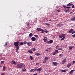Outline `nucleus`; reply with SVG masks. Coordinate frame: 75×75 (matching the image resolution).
<instances>
[{
    "instance_id": "2f4dec72",
    "label": "nucleus",
    "mask_w": 75,
    "mask_h": 75,
    "mask_svg": "<svg viewBox=\"0 0 75 75\" xmlns=\"http://www.w3.org/2000/svg\"><path fill=\"white\" fill-rule=\"evenodd\" d=\"M34 69H31L30 70V72H34Z\"/></svg>"
},
{
    "instance_id": "864d4df0",
    "label": "nucleus",
    "mask_w": 75,
    "mask_h": 75,
    "mask_svg": "<svg viewBox=\"0 0 75 75\" xmlns=\"http://www.w3.org/2000/svg\"><path fill=\"white\" fill-rule=\"evenodd\" d=\"M72 36L73 37H75V34L72 35Z\"/></svg>"
},
{
    "instance_id": "473e14b6",
    "label": "nucleus",
    "mask_w": 75,
    "mask_h": 75,
    "mask_svg": "<svg viewBox=\"0 0 75 75\" xmlns=\"http://www.w3.org/2000/svg\"><path fill=\"white\" fill-rule=\"evenodd\" d=\"M41 33H44L45 32V30H44L43 29H42V30H41Z\"/></svg>"
},
{
    "instance_id": "2eb2a0df",
    "label": "nucleus",
    "mask_w": 75,
    "mask_h": 75,
    "mask_svg": "<svg viewBox=\"0 0 75 75\" xmlns=\"http://www.w3.org/2000/svg\"><path fill=\"white\" fill-rule=\"evenodd\" d=\"M30 58L31 60H33V59H34V57H33L32 56H30Z\"/></svg>"
},
{
    "instance_id": "58836bf2",
    "label": "nucleus",
    "mask_w": 75,
    "mask_h": 75,
    "mask_svg": "<svg viewBox=\"0 0 75 75\" xmlns=\"http://www.w3.org/2000/svg\"><path fill=\"white\" fill-rule=\"evenodd\" d=\"M8 44V42H6L5 44V45L6 46H7V44Z\"/></svg>"
},
{
    "instance_id": "39448f33",
    "label": "nucleus",
    "mask_w": 75,
    "mask_h": 75,
    "mask_svg": "<svg viewBox=\"0 0 75 75\" xmlns=\"http://www.w3.org/2000/svg\"><path fill=\"white\" fill-rule=\"evenodd\" d=\"M11 63L12 64H14L15 65H16V62L15 61L13 60L11 62Z\"/></svg>"
},
{
    "instance_id": "e2e57ef3",
    "label": "nucleus",
    "mask_w": 75,
    "mask_h": 75,
    "mask_svg": "<svg viewBox=\"0 0 75 75\" xmlns=\"http://www.w3.org/2000/svg\"><path fill=\"white\" fill-rule=\"evenodd\" d=\"M39 64H40L38 63H36V65H39Z\"/></svg>"
},
{
    "instance_id": "4d7b16f0",
    "label": "nucleus",
    "mask_w": 75,
    "mask_h": 75,
    "mask_svg": "<svg viewBox=\"0 0 75 75\" xmlns=\"http://www.w3.org/2000/svg\"><path fill=\"white\" fill-rule=\"evenodd\" d=\"M45 33H48V31H47V30H45Z\"/></svg>"
},
{
    "instance_id": "69168bd1",
    "label": "nucleus",
    "mask_w": 75,
    "mask_h": 75,
    "mask_svg": "<svg viewBox=\"0 0 75 75\" xmlns=\"http://www.w3.org/2000/svg\"><path fill=\"white\" fill-rule=\"evenodd\" d=\"M72 8H74V5H73L72 6Z\"/></svg>"
},
{
    "instance_id": "37998d69",
    "label": "nucleus",
    "mask_w": 75,
    "mask_h": 75,
    "mask_svg": "<svg viewBox=\"0 0 75 75\" xmlns=\"http://www.w3.org/2000/svg\"><path fill=\"white\" fill-rule=\"evenodd\" d=\"M26 70V69H25V68H24L22 70V71H25Z\"/></svg>"
},
{
    "instance_id": "7ed1b4c3",
    "label": "nucleus",
    "mask_w": 75,
    "mask_h": 75,
    "mask_svg": "<svg viewBox=\"0 0 75 75\" xmlns=\"http://www.w3.org/2000/svg\"><path fill=\"white\" fill-rule=\"evenodd\" d=\"M20 42L19 41L18 42H15L14 43V45L16 47V46H18V45H19V44H18Z\"/></svg>"
},
{
    "instance_id": "b1692460",
    "label": "nucleus",
    "mask_w": 75,
    "mask_h": 75,
    "mask_svg": "<svg viewBox=\"0 0 75 75\" xmlns=\"http://www.w3.org/2000/svg\"><path fill=\"white\" fill-rule=\"evenodd\" d=\"M71 21H75V16L73 18L71 19Z\"/></svg>"
},
{
    "instance_id": "cd10ccee",
    "label": "nucleus",
    "mask_w": 75,
    "mask_h": 75,
    "mask_svg": "<svg viewBox=\"0 0 75 75\" xmlns=\"http://www.w3.org/2000/svg\"><path fill=\"white\" fill-rule=\"evenodd\" d=\"M71 66V64H69L67 66V67H68V68H69V67H70V66Z\"/></svg>"
},
{
    "instance_id": "de8ad7c7",
    "label": "nucleus",
    "mask_w": 75,
    "mask_h": 75,
    "mask_svg": "<svg viewBox=\"0 0 75 75\" xmlns=\"http://www.w3.org/2000/svg\"><path fill=\"white\" fill-rule=\"evenodd\" d=\"M66 8H71L70 6H67L66 7Z\"/></svg>"
},
{
    "instance_id": "6e6552de",
    "label": "nucleus",
    "mask_w": 75,
    "mask_h": 75,
    "mask_svg": "<svg viewBox=\"0 0 75 75\" xmlns=\"http://www.w3.org/2000/svg\"><path fill=\"white\" fill-rule=\"evenodd\" d=\"M21 63L20 62H16V64H15L16 66H20L21 65Z\"/></svg>"
},
{
    "instance_id": "0e129e2a",
    "label": "nucleus",
    "mask_w": 75,
    "mask_h": 75,
    "mask_svg": "<svg viewBox=\"0 0 75 75\" xmlns=\"http://www.w3.org/2000/svg\"><path fill=\"white\" fill-rule=\"evenodd\" d=\"M65 13H69V12H68V11H65Z\"/></svg>"
},
{
    "instance_id": "f257e3e1",
    "label": "nucleus",
    "mask_w": 75,
    "mask_h": 75,
    "mask_svg": "<svg viewBox=\"0 0 75 75\" xmlns=\"http://www.w3.org/2000/svg\"><path fill=\"white\" fill-rule=\"evenodd\" d=\"M48 59H49V57L47 56L45 57L44 58V60L43 61V63L45 64V63L47 62V61Z\"/></svg>"
},
{
    "instance_id": "a878e982",
    "label": "nucleus",
    "mask_w": 75,
    "mask_h": 75,
    "mask_svg": "<svg viewBox=\"0 0 75 75\" xmlns=\"http://www.w3.org/2000/svg\"><path fill=\"white\" fill-rule=\"evenodd\" d=\"M69 10H70V9H66L64 10V11H69Z\"/></svg>"
},
{
    "instance_id": "423d86ee",
    "label": "nucleus",
    "mask_w": 75,
    "mask_h": 75,
    "mask_svg": "<svg viewBox=\"0 0 75 75\" xmlns=\"http://www.w3.org/2000/svg\"><path fill=\"white\" fill-rule=\"evenodd\" d=\"M52 64L54 65V66H57L58 63L56 62H52Z\"/></svg>"
},
{
    "instance_id": "72a5a7b5",
    "label": "nucleus",
    "mask_w": 75,
    "mask_h": 75,
    "mask_svg": "<svg viewBox=\"0 0 75 75\" xmlns=\"http://www.w3.org/2000/svg\"><path fill=\"white\" fill-rule=\"evenodd\" d=\"M4 61H1V64H4Z\"/></svg>"
},
{
    "instance_id": "603ef678",
    "label": "nucleus",
    "mask_w": 75,
    "mask_h": 75,
    "mask_svg": "<svg viewBox=\"0 0 75 75\" xmlns=\"http://www.w3.org/2000/svg\"><path fill=\"white\" fill-rule=\"evenodd\" d=\"M5 74V73H3L1 74V75H4Z\"/></svg>"
},
{
    "instance_id": "4468645a",
    "label": "nucleus",
    "mask_w": 75,
    "mask_h": 75,
    "mask_svg": "<svg viewBox=\"0 0 75 75\" xmlns=\"http://www.w3.org/2000/svg\"><path fill=\"white\" fill-rule=\"evenodd\" d=\"M74 71H75V69L72 70L69 72V74H72Z\"/></svg>"
},
{
    "instance_id": "bb28decb",
    "label": "nucleus",
    "mask_w": 75,
    "mask_h": 75,
    "mask_svg": "<svg viewBox=\"0 0 75 75\" xmlns=\"http://www.w3.org/2000/svg\"><path fill=\"white\" fill-rule=\"evenodd\" d=\"M72 48H74L73 46H70L69 47V49L70 50H71L72 49Z\"/></svg>"
},
{
    "instance_id": "3c124183",
    "label": "nucleus",
    "mask_w": 75,
    "mask_h": 75,
    "mask_svg": "<svg viewBox=\"0 0 75 75\" xmlns=\"http://www.w3.org/2000/svg\"><path fill=\"white\" fill-rule=\"evenodd\" d=\"M55 54H56V53L55 52H54L53 53V55H55Z\"/></svg>"
},
{
    "instance_id": "79ce46f5",
    "label": "nucleus",
    "mask_w": 75,
    "mask_h": 75,
    "mask_svg": "<svg viewBox=\"0 0 75 75\" xmlns=\"http://www.w3.org/2000/svg\"><path fill=\"white\" fill-rule=\"evenodd\" d=\"M63 54H59V57H63Z\"/></svg>"
},
{
    "instance_id": "f3484780",
    "label": "nucleus",
    "mask_w": 75,
    "mask_h": 75,
    "mask_svg": "<svg viewBox=\"0 0 75 75\" xmlns=\"http://www.w3.org/2000/svg\"><path fill=\"white\" fill-rule=\"evenodd\" d=\"M19 44L20 45H24V43L23 42H20Z\"/></svg>"
},
{
    "instance_id": "dca6fc26",
    "label": "nucleus",
    "mask_w": 75,
    "mask_h": 75,
    "mask_svg": "<svg viewBox=\"0 0 75 75\" xmlns=\"http://www.w3.org/2000/svg\"><path fill=\"white\" fill-rule=\"evenodd\" d=\"M66 70V69L62 70H60V72H65L67 71Z\"/></svg>"
},
{
    "instance_id": "f8f14e48",
    "label": "nucleus",
    "mask_w": 75,
    "mask_h": 75,
    "mask_svg": "<svg viewBox=\"0 0 75 75\" xmlns=\"http://www.w3.org/2000/svg\"><path fill=\"white\" fill-rule=\"evenodd\" d=\"M66 59H64L62 61V64H65V62H66Z\"/></svg>"
},
{
    "instance_id": "9d476101",
    "label": "nucleus",
    "mask_w": 75,
    "mask_h": 75,
    "mask_svg": "<svg viewBox=\"0 0 75 75\" xmlns=\"http://www.w3.org/2000/svg\"><path fill=\"white\" fill-rule=\"evenodd\" d=\"M28 52H29V53H30V54H33V51L31 50H28Z\"/></svg>"
},
{
    "instance_id": "13d9d810",
    "label": "nucleus",
    "mask_w": 75,
    "mask_h": 75,
    "mask_svg": "<svg viewBox=\"0 0 75 75\" xmlns=\"http://www.w3.org/2000/svg\"><path fill=\"white\" fill-rule=\"evenodd\" d=\"M60 11H61L60 10H57L58 12V13H59V12H60Z\"/></svg>"
},
{
    "instance_id": "1a4fd4ad",
    "label": "nucleus",
    "mask_w": 75,
    "mask_h": 75,
    "mask_svg": "<svg viewBox=\"0 0 75 75\" xmlns=\"http://www.w3.org/2000/svg\"><path fill=\"white\" fill-rule=\"evenodd\" d=\"M47 38L46 37H45L44 38L43 41L44 42H47Z\"/></svg>"
},
{
    "instance_id": "5fc2aeb1",
    "label": "nucleus",
    "mask_w": 75,
    "mask_h": 75,
    "mask_svg": "<svg viewBox=\"0 0 75 75\" xmlns=\"http://www.w3.org/2000/svg\"><path fill=\"white\" fill-rule=\"evenodd\" d=\"M62 38V37L61 35L59 36V38Z\"/></svg>"
},
{
    "instance_id": "09e8293b",
    "label": "nucleus",
    "mask_w": 75,
    "mask_h": 75,
    "mask_svg": "<svg viewBox=\"0 0 75 75\" xmlns=\"http://www.w3.org/2000/svg\"><path fill=\"white\" fill-rule=\"evenodd\" d=\"M45 24L46 25H50V24L49 23H45Z\"/></svg>"
},
{
    "instance_id": "ea45409f",
    "label": "nucleus",
    "mask_w": 75,
    "mask_h": 75,
    "mask_svg": "<svg viewBox=\"0 0 75 75\" xmlns=\"http://www.w3.org/2000/svg\"><path fill=\"white\" fill-rule=\"evenodd\" d=\"M62 50V47H60L59 49H58V50Z\"/></svg>"
},
{
    "instance_id": "20e7f679",
    "label": "nucleus",
    "mask_w": 75,
    "mask_h": 75,
    "mask_svg": "<svg viewBox=\"0 0 75 75\" xmlns=\"http://www.w3.org/2000/svg\"><path fill=\"white\" fill-rule=\"evenodd\" d=\"M32 42H28L27 43V44L28 45L29 47L31 46V45H32Z\"/></svg>"
},
{
    "instance_id": "338daca9",
    "label": "nucleus",
    "mask_w": 75,
    "mask_h": 75,
    "mask_svg": "<svg viewBox=\"0 0 75 75\" xmlns=\"http://www.w3.org/2000/svg\"><path fill=\"white\" fill-rule=\"evenodd\" d=\"M47 49L48 50H50V49H51V47H49L48 48H47Z\"/></svg>"
},
{
    "instance_id": "680f3d73",
    "label": "nucleus",
    "mask_w": 75,
    "mask_h": 75,
    "mask_svg": "<svg viewBox=\"0 0 75 75\" xmlns=\"http://www.w3.org/2000/svg\"><path fill=\"white\" fill-rule=\"evenodd\" d=\"M18 49H16V52H18Z\"/></svg>"
},
{
    "instance_id": "f704fd0d",
    "label": "nucleus",
    "mask_w": 75,
    "mask_h": 75,
    "mask_svg": "<svg viewBox=\"0 0 75 75\" xmlns=\"http://www.w3.org/2000/svg\"><path fill=\"white\" fill-rule=\"evenodd\" d=\"M26 24L28 26L30 25V23L29 22H26Z\"/></svg>"
},
{
    "instance_id": "c85d7f7f",
    "label": "nucleus",
    "mask_w": 75,
    "mask_h": 75,
    "mask_svg": "<svg viewBox=\"0 0 75 75\" xmlns=\"http://www.w3.org/2000/svg\"><path fill=\"white\" fill-rule=\"evenodd\" d=\"M16 49L18 50H19L20 48V47H19L18 45V46H16Z\"/></svg>"
},
{
    "instance_id": "393cba45",
    "label": "nucleus",
    "mask_w": 75,
    "mask_h": 75,
    "mask_svg": "<svg viewBox=\"0 0 75 75\" xmlns=\"http://www.w3.org/2000/svg\"><path fill=\"white\" fill-rule=\"evenodd\" d=\"M49 42L50 44H52V43L53 42V40H50L49 41Z\"/></svg>"
},
{
    "instance_id": "a211bd4d",
    "label": "nucleus",
    "mask_w": 75,
    "mask_h": 75,
    "mask_svg": "<svg viewBox=\"0 0 75 75\" xmlns=\"http://www.w3.org/2000/svg\"><path fill=\"white\" fill-rule=\"evenodd\" d=\"M42 70V69L41 68H39L37 69V71H38L39 72H40Z\"/></svg>"
},
{
    "instance_id": "e433bc0d",
    "label": "nucleus",
    "mask_w": 75,
    "mask_h": 75,
    "mask_svg": "<svg viewBox=\"0 0 75 75\" xmlns=\"http://www.w3.org/2000/svg\"><path fill=\"white\" fill-rule=\"evenodd\" d=\"M35 68V69H34V71H37V68H38V67H36Z\"/></svg>"
},
{
    "instance_id": "8fccbe9b",
    "label": "nucleus",
    "mask_w": 75,
    "mask_h": 75,
    "mask_svg": "<svg viewBox=\"0 0 75 75\" xmlns=\"http://www.w3.org/2000/svg\"><path fill=\"white\" fill-rule=\"evenodd\" d=\"M75 33V31L74 30H73V31L72 32L71 34H74V33Z\"/></svg>"
},
{
    "instance_id": "6ab92c4d",
    "label": "nucleus",
    "mask_w": 75,
    "mask_h": 75,
    "mask_svg": "<svg viewBox=\"0 0 75 75\" xmlns=\"http://www.w3.org/2000/svg\"><path fill=\"white\" fill-rule=\"evenodd\" d=\"M72 31H73V29H71L70 30L68 33H72Z\"/></svg>"
},
{
    "instance_id": "5701e85b",
    "label": "nucleus",
    "mask_w": 75,
    "mask_h": 75,
    "mask_svg": "<svg viewBox=\"0 0 75 75\" xmlns=\"http://www.w3.org/2000/svg\"><path fill=\"white\" fill-rule=\"evenodd\" d=\"M51 61L52 62H53V61H56V59H52L51 60Z\"/></svg>"
},
{
    "instance_id": "f03ea898",
    "label": "nucleus",
    "mask_w": 75,
    "mask_h": 75,
    "mask_svg": "<svg viewBox=\"0 0 75 75\" xmlns=\"http://www.w3.org/2000/svg\"><path fill=\"white\" fill-rule=\"evenodd\" d=\"M25 67V65L24 64H21L19 66H17V67L18 68H23Z\"/></svg>"
},
{
    "instance_id": "c03bdc74",
    "label": "nucleus",
    "mask_w": 75,
    "mask_h": 75,
    "mask_svg": "<svg viewBox=\"0 0 75 75\" xmlns=\"http://www.w3.org/2000/svg\"><path fill=\"white\" fill-rule=\"evenodd\" d=\"M32 50H33V51H35V50H36V49H35V48H33V49H32Z\"/></svg>"
},
{
    "instance_id": "aec40b11",
    "label": "nucleus",
    "mask_w": 75,
    "mask_h": 75,
    "mask_svg": "<svg viewBox=\"0 0 75 75\" xmlns=\"http://www.w3.org/2000/svg\"><path fill=\"white\" fill-rule=\"evenodd\" d=\"M73 4H71V3H69L68 4H67L66 5L67 6H72Z\"/></svg>"
},
{
    "instance_id": "a18cd8bd",
    "label": "nucleus",
    "mask_w": 75,
    "mask_h": 75,
    "mask_svg": "<svg viewBox=\"0 0 75 75\" xmlns=\"http://www.w3.org/2000/svg\"><path fill=\"white\" fill-rule=\"evenodd\" d=\"M63 7L64 8H66V7H67L65 5H63Z\"/></svg>"
},
{
    "instance_id": "bf43d9fd",
    "label": "nucleus",
    "mask_w": 75,
    "mask_h": 75,
    "mask_svg": "<svg viewBox=\"0 0 75 75\" xmlns=\"http://www.w3.org/2000/svg\"><path fill=\"white\" fill-rule=\"evenodd\" d=\"M47 44H50V42H49V41H47Z\"/></svg>"
},
{
    "instance_id": "7c9ffc66",
    "label": "nucleus",
    "mask_w": 75,
    "mask_h": 75,
    "mask_svg": "<svg viewBox=\"0 0 75 75\" xmlns=\"http://www.w3.org/2000/svg\"><path fill=\"white\" fill-rule=\"evenodd\" d=\"M23 44H27V41H26V40H25L24 42H23Z\"/></svg>"
},
{
    "instance_id": "a19ab883",
    "label": "nucleus",
    "mask_w": 75,
    "mask_h": 75,
    "mask_svg": "<svg viewBox=\"0 0 75 75\" xmlns=\"http://www.w3.org/2000/svg\"><path fill=\"white\" fill-rule=\"evenodd\" d=\"M61 25H62V23H60V24H59L57 25V26H58V27H59V26H61Z\"/></svg>"
},
{
    "instance_id": "c756f323",
    "label": "nucleus",
    "mask_w": 75,
    "mask_h": 75,
    "mask_svg": "<svg viewBox=\"0 0 75 75\" xmlns=\"http://www.w3.org/2000/svg\"><path fill=\"white\" fill-rule=\"evenodd\" d=\"M33 36V33H30L29 35V36L30 37H32Z\"/></svg>"
},
{
    "instance_id": "9b49d317",
    "label": "nucleus",
    "mask_w": 75,
    "mask_h": 75,
    "mask_svg": "<svg viewBox=\"0 0 75 75\" xmlns=\"http://www.w3.org/2000/svg\"><path fill=\"white\" fill-rule=\"evenodd\" d=\"M37 31H41V30L42 29L40 28H38L36 29Z\"/></svg>"
},
{
    "instance_id": "49530a36",
    "label": "nucleus",
    "mask_w": 75,
    "mask_h": 75,
    "mask_svg": "<svg viewBox=\"0 0 75 75\" xmlns=\"http://www.w3.org/2000/svg\"><path fill=\"white\" fill-rule=\"evenodd\" d=\"M34 36L36 38H38V35H35Z\"/></svg>"
},
{
    "instance_id": "412c9836",
    "label": "nucleus",
    "mask_w": 75,
    "mask_h": 75,
    "mask_svg": "<svg viewBox=\"0 0 75 75\" xmlns=\"http://www.w3.org/2000/svg\"><path fill=\"white\" fill-rule=\"evenodd\" d=\"M6 70V67L5 66H3L2 71H4Z\"/></svg>"
},
{
    "instance_id": "6e6d98bb",
    "label": "nucleus",
    "mask_w": 75,
    "mask_h": 75,
    "mask_svg": "<svg viewBox=\"0 0 75 75\" xmlns=\"http://www.w3.org/2000/svg\"><path fill=\"white\" fill-rule=\"evenodd\" d=\"M62 36H63V37H64V36H65V34H62Z\"/></svg>"
},
{
    "instance_id": "4be33fe9",
    "label": "nucleus",
    "mask_w": 75,
    "mask_h": 75,
    "mask_svg": "<svg viewBox=\"0 0 75 75\" xmlns=\"http://www.w3.org/2000/svg\"><path fill=\"white\" fill-rule=\"evenodd\" d=\"M35 54L36 55H37V56H38L40 55H41V54H40L39 53H36Z\"/></svg>"
},
{
    "instance_id": "c9c22d12",
    "label": "nucleus",
    "mask_w": 75,
    "mask_h": 75,
    "mask_svg": "<svg viewBox=\"0 0 75 75\" xmlns=\"http://www.w3.org/2000/svg\"><path fill=\"white\" fill-rule=\"evenodd\" d=\"M58 48H59V46L58 45H57L56 47V48L57 49V50H58V49H59Z\"/></svg>"
},
{
    "instance_id": "0eeeda50",
    "label": "nucleus",
    "mask_w": 75,
    "mask_h": 75,
    "mask_svg": "<svg viewBox=\"0 0 75 75\" xmlns=\"http://www.w3.org/2000/svg\"><path fill=\"white\" fill-rule=\"evenodd\" d=\"M31 40L33 41H35L36 40V38L35 37H33L31 38Z\"/></svg>"
},
{
    "instance_id": "052dcab7",
    "label": "nucleus",
    "mask_w": 75,
    "mask_h": 75,
    "mask_svg": "<svg viewBox=\"0 0 75 75\" xmlns=\"http://www.w3.org/2000/svg\"><path fill=\"white\" fill-rule=\"evenodd\" d=\"M45 50L46 51L48 52V49H47Z\"/></svg>"
},
{
    "instance_id": "ddd939ff",
    "label": "nucleus",
    "mask_w": 75,
    "mask_h": 75,
    "mask_svg": "<svg viewBox=\"0 0 75 75\" xmlns=\"http://www.w3.org/2000/svg\"><path fill=\"white\" fill-rule=\"evenodd\" d=\"M61 36H62V37L63 38L61 40V41H62L65 39V36H62V35Z\"/></svg>"
},
{
    "instance_id": "774afa93",
    "label": "nucleus",
    "mask_w": 75,
    "mask_h": 75,
    "mask_svg": "<svg viewBox=\"0 0 75 75\" xmlns=\"http://www.w3.org/2000/svg\"><path fill=\"white\" fill-rule=\"evenodd\" d=\"M75 63V61H73V63Z\"/></svg>"
},
{
    "instance_id": "4c0bfd02",
    "label": "nucleus",
    "mask_w": 75,
    "mask_h": 75,
    "mask_svg": "<svg viewBox=\"0 0 75 75\" xmlns=\"http://www.w3.org/2000/svg\"><path fill=\"white\" fill-rule=\"evenodd\" d=\"M55 52L56 53V52H57V53H59V52H58V50H55Z\"/></svg>"
}]
</instances>
